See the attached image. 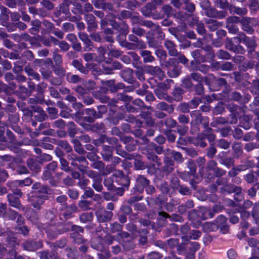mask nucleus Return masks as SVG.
<instances>
[{"label": "nucleus", "mask_w": 259, "mask_h": 259, "mask_svg": "<svg viewBox=\"0 0 259 259\" xmlns=\"http://www.w3.org/2000/svg\"><path fill=\"white\" fill-rule=\"evenodd\" d=\"M220 192L223 194L225 193H234L236 195H239L242 193V188L240 187L236 186L231 184H228L223 185L220 188Z\"/></svg>", "instance_id": "20"}, {"label": "nucleus", "mask_w": 259, "mask_h": 259, "mask_svg": "<svg viewBox=\"0 0 259 259\" xmlns=\"http://www.w3.org/2000/svg\"><path fill=\"white\" fill-rule=\"evenodd\" d=\"M140 55L145 64L151 63L155 60V57L152 55L151 52L150 51L142 50L141 51Z\"/></svg>", "instance_id": "42"}, {"label": "nucleus", "mask_w": 259, "mask_h": 259, "mask_svg": "<svg viewBox=\"0 0 259 259\" xmlns=\"http://www.w3.org/2000/svg\"><path fill=\"white\" fill-rule=\"evenodd\" d=\"M30 115L33 116L34 119L38 121L41 122L47 118V115L42 108L37 105H33L31 107Z\"/></svg>", "instance_id": "12"}, {"label": "nucleus", "mask_w": 259, "mask_h": 259, "mask_svg": "<svg viewBox=\"0 0 259 259\" xmlns=\"http://www.w3.org/2000/svg\"><path fill=\"white\" fill-rule=\"evenodd\" d=\"M206 171H213L215 177H221L226 174V171L218 166V163L214 160L211 159L207 162Z\"/></svg>", "instance_id": "9"}, {"label": "nucleus", "mask_w": 259, "mask_h": 259, "mask_svg": "<svg viewBox=\"0 0 259 259\" xmlns=\"http://www.w3.org/2000/svg\"><path fill=\"white\" fill-rule=\"evenodd\" d=\"M150 181L144 176L139 175L136 180V188L137 191L142 192L144 189L150 184Z\"/></svg>", "instance_id": "24"}, {"label": "nucleus", "mask_w": 259, "mask_h": 259, "mask_svg": "<svg viewBox=\"0 0 259 259\" xmlns=\"http://www.w3.org/2000/svg\"><path fill=\"white\" fill-rule=\"evenodd\" d=\"M24 71L26 73V74L31 77L34 79L36 80L37 81H39L40 79V77L38 73L35 72L31 67V66L28 64L24 68Z\"/></svg>", "instance_id": "52"}, {"label": "nucleus", "mask_w": 259, "mask_h": 259, "mask_svg": "<svg viewBox=\"0 0 259 259\" xmlns=\"http://www.w3.org/2000/svg\"><path fill=\"white\" fill-rule=\"evenodd\" d=\"M191 117L190 133L192 135L198 134L204 129L207 132H210L212 128L208 127L209 118L207 116H203L201 111L195 110L190 113Z\"/></svg>", "instance_id": "1"}, {"label": "nucleus", "mask_w": 259, "mask_h": 259, "mask_svg": "<svg viewBox=\"0 0 259 259\" xmlns=\"http://www.w3.org/2000/svg\"><path fill=\"white\" fill-rule=\"evenodd\" d=\"M192 57L201 62H205L207 61V57L202 52V50L197 49L191 53Z\"/></svg>", "instance_id": "45"}, {"label": "nucleus", "mask_w": 259, "mask_h": 259, "mask_svg": "<svg viewBox=\"0 0 259 259\" xmlns=\"http://www.w3.org/2000/svg\"><path fill=\"white\" fill-rule=\"evenodd\" d=\"M133 13L128 10H123L119 12L116 15L112 13L109 14V16H111L113 18H117L119 20H123L126 19H130L132 17Z\"/></svg>", "instance_id": "39"}, {"label": "nucleus", "mask_w": 259, "mask_h": 259, "mask_svg": "<svg viewBox=\"0 0 259 259\" xmlns=\"http://www.w3.org/2000/svg\"><path fill=\"white\" fill-rule=\"evenodd\" d=\"M72 142L73 144V147L76 152L80 155L85 154L86 151L79 140L76 139H73Z\"/></svg>", "instance_id": "54"}, {"label": "nucleus", "mask_w": 259, "mask_h": 259, "mask_svg": "<svg viewBox=\"0 0 259 259\" xmlns=\"http://www.w3.org/2000/svg\"><path fill=\"white\" fill-rule=\"evenodd\" d=\"M93 95L95 99L99 100L102 103H107L109 102V97L103 94L101 92L95 91Z\"/></svg>", "instance_id": "62"}, {"label": "nucleus", "mask_w": 259, "mask_h": 259, "mask_svg": "<svg viewBox=\"0 0 259 259\" xmlns=\"http://www.w3.org/2000/svg\"><path fill=\"white\" fill-rule=\"evenodd\" d=\"M256 20L254 18L249 17H243L241 18V29L248 34H252L254 30L253 26L256 24Z\"/></svg>", "instance_id": "7"}, {"label": "nucleus", "mask_w": 259, "mask_h": 259, "mask_svg": "<svg viewBox=\"0 0 259 259\" xmlns=\"http://www.w3.org/2000/svg\"><path fill=\"white\" fill-rule=\"evenodd\" d=\"M117 174L118 175V179L117 181L120 182L122 186L128 187L130 184V178L128 176L124 175V173L122 171H118L117 172Z\"/></svg>", "instance_id": "53"}, {"label": "nucleus", "mask_w": 259, "mask_h": 259, "mask_svg": "<svg viewBox=\"0 0 259 259\" xmlns=\"http://www.w3.org/2000/svg\"><path fill=\"white\" fill-rule=\"evenodd\" d=\"M164 47L168 50V54L171 56H177L178 52L175 43L170 40L166 39L164 42Z\"/></svg>", "instance_id": "33"}, {"label": "nucleus", "mask_w": 259, "mask_h": 259, "mask_svg": "<svg viewBox=\"0 0 259 259\" xmlns=\"http://www.w3.org/2000/svg\"><path fill=\"white\" fill-rule=\"evenodd\" d=\"M97 220L99 223H107L110 221L113 214L112 211L106 210L103 207L99 208L95 212Z\"/></svg>", "instance_id": "10"}, {"label": "nucleus", "mask_w": 259, "mask_h": 259, "mask_svg": "<svg viewBox=\"0 0 259 259\" xmlns=\"http://www.w3.org/2000/svg\"><path fill=\"white\" fill-rule=\"evenodd\" d=\"M0 236H7V246L14 248L17 244V239L13 235L11 231H3L2 229H0Z\"/></svg>", "instance_id": "18"}, {"label": "nucleus", "mask_w": 259, "mask_h": 259, "mask_svg": "<svg viewBox=\"0 0 259 259\" xmlns=\"http://www.w3.org/2000/svg\"><path fill=\"white\" fill-rule=\"evenodd\" d=\"M78 35L79 38L83 44V51L88 52L92 51L94 45L88 34L84 32H79Z\"/></svg>", "instance_id": "16"}, {"label": "nucleus", "mask_w": 259, "mask_h": 259, "mask_svg": "<svg viewBox=\"0 0 259 259\" xmlns=\"http://www.w3.org/2000/svg\"><path fill=\"white\" fill-rule=\"evenodd\" d=\"M103 33L104 34V38L106 41L110 43H113L114 42V39L113 36V31L112 29L105 28V29H103Z\"/></svg>", "instance_id": "55"}, {"label": "nucleus", "mask_w": 259, "mask_h": 259, "mask_svg": "<svg viewBox=\"0 0 259 259\" xmlns=\"http://www.w3.org/2000/svg\"><path fill=\"white\" fill-rule=\"evenodd\" d=\"M71 65L80 73L87 75L89 72L88 68L90 67L91 64H87L85 66H84L81 59H74L71 62Z\"/></svg>", "instance_id": "22"}, {"label": "nucleus", "mask_w": 259, "mask_h": 259, "mask_svg": "<svg viewBox=\"0 0 259 259\" xmlns=\"http://www.w3.org/2000/svg\"><path fill=\"white\" fill-rule=\"evenodd\" d=\"M128 39L129 41L136 43V45H138L139 49H145L146 48V45L144 42L139 39L137 36L134 33L129 34Z\"/></svg>", "instance_id": "50"}, {"label": "nucleus", "mask_w": 259, "mask_h": 259, "mask_svg": "<svg viewBox=\"0 0 259 259\" xmlns=\"http://www.w3.org/2000/svg\"><path fill=\"white\" fill-rule=\"evenodd\" d=\"M114 147L103 145L101 155L104 161H109L113 155Z\"/></svg>", "instance_id": "28"}, {"label": "nucleus", "mask_w": 259, "mask_h": 259, "mask_svg": "<svg viewBox=\"0 0 259 259\" xmlns=\"http://www.w3.org/2000/svg\"><path fill=\"white\" fill-rule=\"evenodd\" d=\"M117 236L121 239L120 244L125 251H130L135 248L136 247L135 237L132 236L129 233L127 232L119 233Z\"/></svg>", "instance_id": "3"}, {"label": "nucleus", "mask_w": 259, "mask_h": 259, "mask_svg": "<svg viewBox=\"0 0 259 259\" xmlns=\"http://www.w3.org/2000/svg\"><path fill=\"white\" fill-rule=\"evenodd\" d=\"M32 189L34 191L33 193L37 195L48 196L51 189L48 185H41L39 182H36L33 184Z\"/></svg>", "instance_id": "15"}, {"label": "nucleus", "mask_w": 259, "mask_h": 259, "mask_svg": "<svg viewBox=\"0 0 259 259\" xmlns=\"http://www.w3.org/2000/svg\"><path fill=\"white\" fill-rule=\"evenodd\" d=\"M48 199V196L37 195L32 193V195L28 197V201L34 209L39 210L42 208L45 202Z\"/></svg>", "instance_id": "8"}, {"label": "nucleus", "mask_w": 259, "mask_h": 259, "mask_svg": "<svg viewBox=\"0 0 259 259\" xmlns=\"http://www.w3.org/2000/svg\"><path fill=\"white\" fill-rule=\"evenodd\" d=\"M134 165L137 170H144L147 169V173L150 175H155L157 170H159L155 166L154 163L147 164L142 160L138 159H135Z\"/></svg>", "instance_id": "5"}, {"label": "nucleus", "mask_w": 259, "mask_h": 259, "mask_svg": "<svg viewBox=\"0 0 259 259\" xmlns=\"http://www.w3.org/2000/svg\"><path fill=\"white\" fill-rule=\"evenodd\" d=\"M156 8V6L154 4L148 3L141 9V13L146 17H152L156 19L157 18L155 17L152 13V11L155 10Z\"/></svg>", "instance_id": "27"}, {"label": "nucleus", "mask_w": 259, "mask_h": 259, "mask_svg": "<svg viewBox=\"0 0 259 259\" xmlns=\"http://www.w3.org/2000/svg\"><path fill=\"white\" fill-rule=\"evenodd\" d=\"M218 157L219 159L220 163L225 166L228 168L234 166L235 161L233 157L220 156V155L218 156Z\"/></svg>", "instance_id": "37"}, {"label": "nucleus", "mask_w": 259, "mask_h": 259, "mask_svg": "<svg viewBox=\"0 0 259 259\" xmlns=\"http://www.w3.org/2000/svg\"><path fill=\"white\" fill-rule=\"evenodd\" d=\"M5 5L9 8L15 9L18 6L19 9L24 8L26 4L24 0H5Z\"/></svg>", "instance_id": "34"}, {"label": "nucleus", "mask_w": 259, "mask_h": 259, "mask_svg": "<svg viewBox=\"0 0 259 259\" xmlns=\"http://www.w3.org/2000/svg\"><path fill=\"white\" fill-rule=\"evenodd\" d=\"M45 232L48 238L50 240L55 239L59 235L62 234L60 229H57L54 225H48L46 227Z\"/></svg>", "instance_id": "25"}, {"label": "nucleus", "mask_w": 259, "mask_h": 259, "mask_svg": "<svg viewBox=\"0 0 259 259\" xmlns=\"http://www.w3.org/2000/svg\"><path fill=\"white\" fill-rule=\"evenodd\" d=\"M158 214L165 218H168L170 221L182 222L183 219L182 217L177 214H172L171 215H169L165 211H161L158 212Z\"/></svg>", "instance_id": "48"}, {"label": "nucleus", "mask_w": 259, "mask_h": 259, "mask_svg": "<svg viewBox=\"0 0 259 259\" xmlns=\"http://www.w3.org/2000/svg\"><path fill=\"white\" fill-rule=\"evenodd\" d=\"M255 164L252 161L246 160L243 163L237 165L239 171H244L254 167Z\"/></svg>", "instance_id": "63"}, {"label": "nucleus", "mask_w": 259, "mask_h": 259, "mask_svg": "<svg viewBox=\"0 0 259 259\" xmlns=\"http://www.w3.org/2000/svg\"><path fill=\"white\" fill-rule=\"evenodd\" d=\"M57 211L54 208H51L46 211L45 218L50 222H53L57 219Z\"/></svg>", "instance_id": "60"}, {"label": "nucleus", "mask_w": 259, "mask_h": 259, "mask_svg": "<svg viewBox=\"0 0 259 259\" xmlns=\"http://www.w3.org/2000/svg\"><path fill=\"white\" fill-rule=\"evenodd\" d=\"M233 38H226L225 41V48L231 52L236 54H243L245 50L242 46L238 44L235 45L233 41Z\"/></svg>", "instance_id": "14"}, {"label": "nucleus", "mask_w": 259, "mask_h": 259, "mask_svg": "<svg viewBox=\"0 0 259 259\" xmlns=\"http://www.w3.org/2000/svg\"><path fill=\"white\" fill-rule=\"evenodd\" d=\"M159 124H161V125H164L167 127V130H170V128L176 126L177 122L175 119L171 118H168L165 120L160 121L159 122Z\"/></svg>", "instance_id": "56"}, {"label": "nucleus", "mask_w": 259, "mask_h": 259, "mask_svg": "<svg viewBox=\"0 0 259 259\" xmlns=\"http://www.w3.org/2000/svg\"><path fill=\"white\" fill-rule=\"evenodd\" d=\"M67 242V239L63 238L53 243L47 241V243L49 245L51 248L56 251L59 248H64L66 245Z\"/></svg>", "instance_id": "36"}, {"label": "nucleus", "mask_w": 259, "mask_h": 259, "mask_svg": "<svg viewBox=\"0 0 259 259\" xmlns=\"http://www.w3.org/2000/svg\"><path fill=\"white\" fill-rule=\"evenodd\" d=\"M145 71L153 76H156L160 79L164 77V73L161 68L158 66L146 65L144 67Z\"/></svg>", "instance_id": "19"}, {"label": "nucleus", "mask_w": 259, "mask_h": 259, "mask_svg": "<svg viewBox=\"0 0 259 259\" xmlns=\"http://www.w3.org/2000/svg\"><path fill=\"white\" fill-rule=\"evenodd\" d=\"M198 44L197 47L201 48L200 50H202V52L203 53L204 52L205 53L203 54L206 55L207 60H212L214 59L215 53L212 51V48L210 45L204 44L201 41H198Z\"/></svg>", "instance_id": "23"}, {"label": "nucleus", "mask_w": 259, "mask_h": 259, "mask_svg": "<svg viewBox=\"0 0 259 259\" xmlns=\"http://www.w3.org/2000/svg\"><path fill=\"white\" fill-rule=\"evenodd\" d=\"M207 27L211 31L216 30L219 27L223 25L222 22H218L214 20H209L207 22Z\"/></svg>", "instance_id": "61"}, {"label": "nucleus", "mask_w": 259, "mask_h": 259, "mask_svg": "<svg viewBox=\"0 0 259 259\" xmlns=\"http://www.w3.org/2000/svg\"><path fill=\"white\" fill-rule=\"evenodd\" d=\"M194 207V203L192 200H188L185 203L178 207V211L181 214H185L188 209Z\"/></svg>", "instance_id": "38"}, {"label": "nucleus", "mask_w": 259, "mask_h": 259, "mask_svg": "<svg viewBox=\"0 0 259 259\" xmlns=\"http://www.w3.org/2000/svg\"><path fill=\"white\" fill-rule=\"evenodd\" d=\"M145 155L148 160L155 163L154 164L155 166L159 167L161 165V159L153 152L147 151Z\"/></svg>", "instance_id": "44"}, {"label": "nucleus", "mask_w": 259, "mask_h": 259, "mask_svg": "<svg viewBox=\"0 0 259 259\" xmlns=\"http://www.w3.org/2000/svg\"><path fill=\"white\" fill-rule=\"evenodd\" d=\"M163 161V165L160 168L157 167L159 170L155 175L159 179H162L164 176H168L174 171L175 162L171 157L165 156Z\"/></svg>", "instance_id": "2"}, {"label": "nucleus", "mask_w": 259, "mask_h": 259, "mask_svg": "<svg viewBox=\"0 0 259 259\" xmlns=\"http://www.w3.org/2000/svg\"><path fill=\"white\" fill-rule=\"evenodd\" d=\"M9 149L16 153L18 156L25 157L27 155V151L20 148L16 145H11L9 146Z\"/></svg>", "instance_id": "58"}, {"label": "nucleus", "mask_w": 259, "mask_h": 259, "mask_svg": "<svg viewBox=\"0 0 259 259\" xmlns=\"http://www.w3.org/2000/svg\"><path fill=\"white\" fill-rule=\"evenodd\" d=\"M155 108L157 110L166 111L169 114L172 113L174 111L172 105H168L164 102H160L157 104Z\"/></svg>", "instance_id": "40"}, {"label": "nucleus", "mask_w": 259, "mask_h": 259, "mask_svg": "<svg viewBox=\"0 0 259 259\" xmlns=\"http://www.w3.org/2000/svg\"><path fill=\"white\" fill-rule=\"evenodd\" d=\"M85 114L86 116L83 117V120L85 122L93 123L97 119L96 117V111L93 108L86 109L85 110Z\"/></svg>", "instance_id": "32"}, {"label": "nucleus", "mask_w": 259, "mask_h": 259, "mask_svg": "<svg viewBox=\"0 0 259 259\" xmlns=\"http://www.w3.org/2000/svg\"><path fill=\"white\" fill-rule=\"evenodd\" d=\"M134 71L132 69L126 68L122 70L120 72V75L124 81L129 83H133L135 82V78L133 76Z\"/></svg>", "instance_id": "29"}, {"label": "nucleus", "mask_w": 259, "mask_h": 259, "mask_svg": "<svg viewBox=\"0 0 259 259\" xmlns=\"http://www.w3.org/2000/svg\"><path fill=\"white\" fill-rule=\"evenodd\" d=\"M86 174L88 177L93 180L92 187L97 192H102L103 190V186L102 185L103 179L100 173L96 171L90 170L87 171Z\"/></svg>", "instance_id": "4"}, {"label": "nucleus", "mask_w": 259, "mask_h": 259, "mask_svg": "<svg viewBox=\"0 0 259 259\" xmlns=\"http://www.w3.org/2000/svg\"><path fill=\"white\" fill-rule=\"evenodd\" d=\"M230 97L232 100L238 102L242 104L248 103L250 99V95H242L241 93L237 91H234L231 93L230 94Z\"/></svg>", "instance_id": "21"}, {"label": "nucleus", "mask_w": 259, "mask_h": 259, "mask_svg": "<svg viewBox=\"0 0 259 259\" xmlns=\"http://www.w3.org/2000/svg\"><path fill=\"white\" fill-rule=\"evenodd\" d=\"M230 13L232 15L237 14L243 16L247 14L248 10L246 8H240L232 5L230 7Z\"/></svg>", "instance_id": "43"}, {"label": "nucleus", "mask_w": 259, "mask_h": 259, "mask_svg": "<svg viewBox=\"0 0 259 259\" xmlns=\"http://www.w3.org/2000/svg\"><path fill=\"white\" fill-rule=\"evenodd\" d=\"M84 19L87 24V30L88 32H92L96 30L98 27L96 18L92 14H85Z\"/></svg>", "instance_id": "17"}, {"label": "nucleus", "mask_w": 259, "mask_h": 259, "mask_svg": "<svg viewBox=\"0 0 259 259\" xmlns=\"http://www.w3.org/2000/svg\"><path fill=\"white\" fill-rule=\"evenodd\" d=\"M24 249L29 251H34L42 247V241L41 240L38 241L35 240H27L22 244Z\"/></svg>", "instance_id": "13"}, {"label": "nucleus", "mask_w": 259, "mask_h": 259, "mask_svg": "<svg viewBox=\"0 0 259 259\" xmlns=\"http://www.w3.org/2000/svg\"><path fill=\"white\" fill-rule=\"evenodd\" d=\"M243 44L248 50V54L251 58H257L259 60V52L255 53V49L257 47L254 37H249L247 35L244 40Z\"/></svg>", "instance_id": "6"}, {"label": "nucleus", "mask_w": 259, "mask_h": 259, "mask_svg": "<svg viewBox=\"0 0 259 259\" xmlns=\"http://www.w3.org/2000/svg\"><path fill=\"white\" fill-rule=\"evenodd\" d=\"M40 259H57L58 257V253L56 251L53 250H43L39 252Z\"/></svg>", "instance_id": "41"}, {"label": "nucleus", "mask_w": 259, "mask_h": 259, "mask_svg": "<svg viewBox=\"0 0 259 259\" xmlns=\"http://www.w3.org/2000/svg\"><path fill=\"white\" fill-rule=\"evenodd\" d=\"M53 172L44 168V170L42 174L41 178L44 181H49V183L51 186L56 187L58 185L57 181L55 179L53 176Z\"/></svg>", "instance_id": "30"}, {"label": "nucleus", "mask_w": 259, "mask_h": 259, "mask_svg": "<svg viewBox=\"0 0 259 259\" xmlns=\"http://www.w3.org/2000/svg\"><path fill=\"white\" fill-rule=\"evenodd\" d=\"M9 205L16 208L20 210H24L25 207L21 204L19 198L20 197L15 196L14 194H8L7 196Z\"/></svg>", "instance_id": "26"}, {"label": "nucleus", "mask_w": 259, "mask_h": 259, "mask_svg": "<svg viewBox=\"0 0 259 259\" xmlns=\"http://www.w3.org/2000/svg\"><path fill=\"white\" fill-rule=\"evenodd\" d=\"M199 215L196 209H193L188 212V218L192 222L194 227L198 228L201 224V222L198 220Z\"/></svg>", "instance_id": "31"}, {"label": "nucleus", "mask_w": 259, "mask_h": 259, "mask_svg": "<svg viewBox=\"0 0 259 259\" xmlns=\"http://www.w3.org/2000/svg\"><path fill=\"white\" fill-rule=\"evenodd\" d=\"M181 72V68L175 63L167 70V74L170 77H177Z\"/></svg>", "instance_id": "49"}, {"label": "nucleus", "mask_w": 259, "mask_h": 259, "mask_svg": "<svg viewBox=\"0 0 259 259\" xmlns=\"http://www.w3.org/2000/svg\"><path fill=\"white\" fill-rule=\"evenodd\" d=\"M7 185L13 192L12 194H14L15 196L17 195L19 197H21L23 196V194L21 190L17 188L18 184L16 183V181L9 182Z\"/></svg>", "instance_id": "47"}, {"label": "nucleus", "mask_w": 259, "mask_h": 259, "mask_svg": "<svg viewBox=\"0 0 259 259\" xmlns=\"http://www.w3.org/2000/svg\"><path fill=\"white\" fill-rule=\"evenodd\" d=\"M251 93L254 95H259V79L253 80L250 87Z\"/></svg>", "instance_id": "64"}, {"label": "nucleus", "mask_w": 259, "mask_h": 259, "mask_svg": "<svg viewBox=\"0 0 259 259\" xmlns=\"http://www.w3.org/2000/svg\"><path fill=\"white\" fill-rule=\"evenodd\" d=\"M202 227L203 231L207 233L215 231L219 228V226L215 223L209 222L204 223Z\"/></svg>", "instance_id": "46"}, {"label": "nucleus", "mask_w": 259, "mask_h": 259, "mask_svg": "<svg viewBox=\"0 0 259 259\" xmlns=\"http://www.w3.org/2000/svg\"><path fill=\"white\" fill-rule=\"evenodd\" d=\"M252 119V117L248 115H243L241 118V126L244 129L247 130L251 126L250 121Z\"/></svg>", "instance_id": "57"}, {"label": "nucleus", "mask_w": 259, "mask_h": 259, "mask_svg": "<svg viewBox=\"0 0 259 259\" xmlns=\"http://www.w3.org/2000/svg\"><path fill=\"white\" fill-rule=\"evenodd\" d=\"M212 77L211 84L210 85L213 88L214 91L219 90L222 87H226L227 85V81L223 78H216L212 74H209L208 76L205 77L204 79L205 83L209 84V77Z\"/></svg>", "instance_id": "11"}, {"label": "nucleus", "mask_w": 259, "mask_h": 259, "mask_svg": "<svg viewBox=\"0 0 259 259\" xmlns=\"http://www.w3.org/2000/svg\"><path fill=\"white\" fill-rule=\"evenodd\" d=\"M154 92L159 99L164 100L170 103L172 102V98L168 95L167 92L155 88Z\"/></svg>", "instance_id": "35"}, {"label": "nucleus", "mask_w": 259, "mask_h": 259, "mask_svg": "<svg viewBox=\"0 0 259 259\" xmlns=\"http://www.w3.org/2000/svg\"><path fill=\"white\" fill-rule=\"evenodd\" d=\"M27 165L29 169L34 172L37 173L40 170V165L32 158L27 159Z\"/></svg>", "instance_id": "51"}, {"label": "nucleus", "mask_w": 259, "mask_h": 259, "mask_svg": "<svg viewBox=\"0 0 259 259\" xmlns=\"http://www.w3.org/2000/svg\"><path fill=\"white\" fill-rule=\"evenodd\" d=\"M184 92V90L182 88L180 87L175 88L172 92V97L174 98L172 99L177 101H180L183 98V95Z\"/></svg>", "instance_id": "59"}]
</instances>
